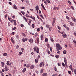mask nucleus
<instances>
[{
	"label": "nucleus",
	"instance_id": "nucleus-1",
	"mask_svg": "<svg viewBox=\"0 0 76 76\" xmlns=\"http://www.w3.org/2000/svg\"><path fill=\"white\" fill-rule=\"evenodd\" d=\"M56 49H57V48H58V49H59V50H61L62 49V47L60 46V44L58 43H56Z\"/></svg>",
	"mask_w": 76,
	"mask_h": 76
},
{
	"label": "nucleus",
	"instance_id": "nucleus-2",
	"mask_svg": "<svg viewBox=\"0 0 76 76\" xmlns=\"http://www.w3.org/2000/svg\"><path fill=\"white\" fill-rule=\"evenodd\" d=\"M62 37L64 38H67V35L66 34H63L62 35Z\"/></svg>",
	"mask_w": 76,
	"mask_h": 76
},
{
	"label": "nucleus",
	"instance_id": "nucleus-3",
	"mask_svg": "<svg viewBox=\"0 0 76 76\" xmlns=\"http://www.w3.org/2000/svg\"><path fill=\"white\" fill-rule=\"evenodd\" d=\"M38 49H39V48L37 46H36L34 48V49L35 51H37V50Z\"/></svg>",
	"mask_w": 76,
	"mask_h": 76
},
{
	"label": "nucleus",
	"instance_id": "nucleus-4",
	"mask_svg": "<svg viewBox=\"0 0 76 76\" xmlns=\"http://www.w3.org/2000/svg\"><path fill=\"white\" fill-rule=\"evenodd\" d=\"M53 10H59V9H58V8L57 7H54L53 8Z\"/></svg>",
	"mask_w": 76,
	"mask_h": 76
},
{
	"label": "nucleus",
	"instance_id": "nucleus-5",
	"mask_svg": "<svg viewBox=\"0 0 76 76\" xmlns=\"http://www.w3.org/2000/svg\"><path fill=\"white\" fill-rule=\"evenodd\" d=\"M71 18L72 20H73L74 22H76V18H75L74 17H72Z\"/></svg>",
	"mask_w": 76,
	"mask_h": 76
},
{
	"label": "nucleus",
	"instance_id": "nucleus-6",
	"mask_svg": "<svg viewBox=\"0 0 76 76\" xmlns=\"http://www.w3.org/2000/svg\"><path fill=\"white\" fill-rule=\"evenodd\" d=\"M10 40L11 42H12L13 44H15V40H13V39L12 38Z\"/></svg>",
	"mask_w": 76,
	"mask_h": 76
},
{
	"label": "nucleus",
	"instance_id": "nucleus-7",
	"mask_svg": "<svg viewBox=\"0 0 76 76\" xmlns=\"http://www.w3.org/2000/svg\"><path fill=\"white\" fill-rule=\"evenodd\" d=\"M35 67V66L34 65H32L31 66H30V68L31 69H34V68Z\"/></svg>",
	"mask_w": 76,
	"mask_h": 76
},
{
	"label": "nucleus",
	"instance_id": "nucleus-8",
	"mask_svg": "<svg viewBox=\"0 0 76 76\" xmlns=\"http://www.w3.org/2000/svg\"><path fill=\"white\" fill-rule=\"evenodd\" d=\"M4 69L5 71H8V70H9V69L7 68V66H5Z\"/></svg>",
	"mask_w": 76,
	"mask_h": 76
},
{
	"label": "nucleus",
	"instance_id": "nucleus-9",
	"mask_svg": "<svg viewBox=\"0 0 76 76\" xmlns=\"http://www.w3.org/2000/svg\"><path fill=\"white\" fill-rule=\"evenodd\" d=\"M33 39H30L29 40V42H30V43H33Z\"/></svg>",
	"mask_w": 76,
	"mask_h": 76
},
{
	"label": "nucleus",
	"instance_id": "nucleus-10",
	"mask_svg": "<svg viewBox=\"0 0 76 76\" xmlns=\"http://www.w3.org/2000/svg\"><path fill=\"white\" fill-rule=\"evenodd\" d=\"M64 58V61L65 63H67V59H66V58L65 57Z\"/></svg>",
	"mask_w": 76,
	"mask_h": 76
},
{
	"label": "nucleus",
	"instance_id": "nucleus-11",
	"mask_svg": "<svg viewBox=\"0 0 76 76\" xmlns=\"http://www.w3.org/2000/svg\"><path fill=\"white\" fill-rule=\"evenodd\" d=\"M36 10H39V8L38 6H37L36 7Z\"/></svg>",
	"mask_w": 76,
	"mask_h": 76
},
{
	"label": "nucleus",
	"instance_id": "nucleus-12",
	"mask_svg": "<svg viewBox=\"0 0 76 76\" xmlns=\"http://www.w3.org/2000/svg\"><path fill=\"white\" fill-rule=\"evenodd\" d=\"M47 73H43L42 74V76H47Z\"/></svg>",
	"mask_w": 76,
	"mask_h": 76
},
{
	"label": "nucleus",
	"instance_id": "nucleus-13",
	"mask_svg": "<svg viewBox=\"0 0 76 76\" xmlns=\"http://www.w3.org/2000/svg\"><path fill=\"white\" fill-rule=\"evenodd\" d=\"M1 64L2 66V67H4V62H1Z\"/></svg>",
	"mask_w": 76,
	"mask_h": 76
},
{
	"label": "nucleus",
	"instance_id": "nucleus-14",
	"mask_svg": "<svg viewBox=\"0 0 76 76\" xmlns=\"http://www.w3.org/2000/svg\"><path fill=\"white\" fill-rule=\"evenodd\" d=\"M8 20H9L10 22H11L12 23L13 22V20H12V19H11L10 18H8Z\"/></svg>",
	"mask_w": 76,
	"mask_h": 76
},
{
	"label": "nucleus",
	"instance_id": "nucleus-15",
	"mask_svg": "<svg viewBox=\"0 0 76 76\" xmlns=\"http://www.w3.org/2000/svg\"><path fill=\"white\" fill-rule=\"evenodd\" d=\"M75 24L72 22H71L70 23V25H71V26H72L73 25H74Z\"/></svg>",
	"mask_w": 76,
	"mask_h": 76
},
{
	"label": "nucleus",
	"instance_id": "nucleus-16",
	"mask_svg": "<svg viewBox=\"0 0 76 76\" xmlns=\"http://www.w3.org/2000/svg\"><path fill=\"white\" fill-rule=\"evenodd\" d=\"M39 38H37V43L39 44Z\"/></svg>",
	"mask_w": 76,
	"mask_h": 76
},
{
	"label": "nucleus",
	"instance_id": "nucleus-17",
	"mask_svg": "<svg viewBox=\"0 0 76 76\" xmlns=\"http://www.w3.org/2000/svg\"><path fill=\"white\" fill-rule=\"evenodd\" d=\"M43 64V62H42L40 64H39V66L40 67H42V65Z\"/></svg>",
	"mask_w": 76,
	"mask_h": 76
},
{
	"label": "nucleus",
	"instance_id": "nucleus-18",
	"mask_svg": "<svg viewBox=\"0 0 76 76\" xmlns=\"http://www.w3.org/2000/svg\"><path fill=\"white\" fill-rule=\"evenodd\" d=\"M23 18H24V20H26V22H28V20H27V19H26V18L25 17V16L23 17Z\"/></svg>",
	"mask_w": 76,
	"mask_h": 76
},
{
	"label": "nucleus",
	"instance_id": "nucleus-19",
	"mask_svg": "<svg viewBox=\"0 0 76 76\" xmlns=\"http://www.w3.org/2000/svg\"><path fill=\"white\" fill-rule=\"evenodd\" d=\"M26 68H24V69L22 71L23 73H24L26 71Z\"/></svg>",
	"mask_w": 76,
	"mask_h": 76
},
{
	"label": "nucleus",
	"instance_id": "nucleus-20",
	"mask_svg": "<svg viewBox=\"0 0 76 76\" xmlns=\"http://www.w3.org/2000/svg\"><path fill=\"white\" fill-rule=\"evenodd\" d=\"M35 62L36 63H38V59H35Z\"/></svg>",
	"mask_w": 76,
	"mask_h": 76
},
{
	"label": "nucleus",
	"instance_id": "nucleus-21",
	"mask_svg": "<svg viewBox=\"0 0 76 76\" xmlns=\"http://www.w3.org/2000/svg\"><path fill=\"white\" fill-rule=\"evenodd\" d=\"M14 21V25H16V20H13Z\"/></svg>",
	"mask_w": 76,
	"mask_h": 76
},
{
	"label": "nucleus",
	"instance_id": "nucleus-22",
	"mask_svg": "<svg viewBox=\"0 0 76 76\" xmlns=\"http://www.w3.org/2000/svg\"><path fill=\"white\" fill-rule=\"evenodd\" d=\"M9 63H10V61H7V66H9Z\"/></svg>",
	"mask_w": 76,
	"mask_h": 76
},
{
	"label": "nucleus",
	"instance_id": "nucleus-23",
	"mask_svg": "<svg viewBox=\"0 0 76 76\" xmlns=\"http://www.w3.org/2000/svg\"><path fill=\"white\" fill-rule=\"evenodd\" d=\"M55 71H56V72H58V70H57V67L56 66L55 67Z\"/></svg>",
	"mask_w": 76,
	"mask_h": 76
},
{
	"label": "nucleus",
	"instance_id": "nucleus-24",
	"mask_svg": "<svg viewBox=\"0 0 76 76\" xmlns=\"http://www.w3.org/2000/svg\"><path fill=\"white\" fill-rule=\"evenodd\" d=\"M47 46L48 47V48H49L50 47V44H48L47 45Z\"/></svg>",
	"mask_w": 76,
	"mask_h": 76
},
{
	"label": "nucleus",
	"instance_id": "nucleus-25",
	"mask_svg": "<svg viewBox=\"0 0 76 76\" xmlns=\"http://www.w3.org/2000/svg\"><path fill=\"white\" fill-rule=\"evenodd\" d=\"M22 35H23V36L24 37H26V34H25L23 33H22Z\"/></svg>",
	"mask_w": 76,
	"mask_h": 76
},
{
	"label": "nucleus",
	"instance_id": "nucleus-26",
	"mask_svg": "<svg viewBox=\"0 0 76 76\" xmlns=\"http://www.w3.org/2000/svg\"><path fill=\"white\" fill-rule=\"evenodd\" d=\"M36 51L37 53H38V54H39V49H38Z\"/></svg>",
	"mask_w": 76,
	"mask_h": 76
},
{
	"label": "nucleus",
	"instance_id": "nucleus-27",
	"mask_svg": "<svg viewBox=\"0 0 76 76\" xmlns=\"http://www.w3.org/2000/svg\"><path fill=\"white\" fill-rule=\"evenodd\" d=\"M66 53H67V51H66V50H65L64 51H63V53L64 54H66Z\"/></svg>",
	"mask_w": 76,
	"mask_h": 76
},
{
	"label": "nucleus",
	"instance_id": "nucleus-28",
	"mask_svg": "<svg viewBox=\"0 0 76 76\" xmlns=\"http://www.w3.org/2000/svg\"><path fill=\"white\" fill-rule=\"evenodd\" d=\"M60 56H59V55H56L55 56L56 58H58Z\"/></svg>",
	"mask_w": 76,
	"mask_h": 76
},
{
	"label": "nucleus",
	"instance_id": "nucleus-29",
	"mask_svg": "<svg viewBox=\"0 0 76 76\" xmlns=\"http://www.w3.org/2000/svg\"><path fill=\"white\" fill-rule=\"evenodd\" d=\"M23 54V53L22 52H20L18 54V55L19 56H20L21 54Z\"/></svg>",
	"mask_w": 76,
	"mask_h": 76
},
{
	"label": "nucleus",
	"instance_id": "nucleus-30",
	"mask_svg": "<svg viewBox=\"0 0 76 76\" xmlns=\"http://www.w3.org/2000/svg\"><path fill=\"white\" fill-rule=\"evenodd\" d=\"M43 72H44V69H42L40 71V73H42Z\"/></svg>",
	"mask_w": 76,
	"mask_h": 76
},
{
	"label": "nucleus",
	"instance_id": "nucleus-31",
	"mask_svg": "<svg viewBox=\"0 0 76 76\" xmlns=\"http://www.w3.org/2000/svg\"><path fill=\"white\" fill-rule=\"evenodd\" d=\"M46 1L48 3H50V0H46Z\"/></svg>",
	"mask_w": 76,
	"mask_h": 76
},
{
	"label": "nucleus",
	"instance_id": "nucleus-32",
	"mask_svg": "<svg viewBox=\"0 0 76 76\" xmlns=\"http://www.w3.org/2000/svg\"><path fill=\"white\" fill-rule=\"evenodd\" d=\"M7 55V54L6 53H4V56H6Z\"/></svg>",
	"mask_w": 76,
	"mask_h": 76
},
{
	"label": "nucleus",
	"instance_id": "nucleus-33",
	"mask_svg": "<svg viewBox=\"0 0 76 76\" xmlns=\"http://www.w3.org/2000/svg\"><path fill=\"white\" fill-rule=\"evenodd\" d=\"M12 30H15V29H16V27H15L14 28H12Z\"/></svg>",
	"mask_w": 76,
	"mask_h": 76
},
{
	"label": "nucleus",
	"instance_id": "nucleus-34",
	"mask_svg": "<svg viewBox=\"0 0 76 76\" xmlns=\"http://www.w3.org/2000/svg\"><path fill=\"white\" fill-rule=\"evenodd\" d=\"M45 42H48V38H46L45 39Z\"/></svg>",
	"mask_w": 76,
	"mask_h": 76
},
{
	"label": "nucleus",
	"instance_id": "nucleus-35",
	"mask_svg": "<svg viewBox=\"0 0 76 76\" xmlns=\"http://www.w3.org/2000/svg\"><path fill=\"white\" fill-rule=\"evenodd\" d=\"M56 21H53L52 22V26H54V23H55V22Z\"/></svg>",
	"mask_w": 76,
	"mask_h": 76
},
{
	"label": "nucleus",
	"instance_id": "nucleus-36",
	"mask_svg": "<svg viewBox=\"0 0 76 76\" xmlns=\"http://www.w3.org/2000/svg\"><path fill=\"white\" fill-rule=\"evenodd\" d=\"M50 51H51V52H52V51H53V48H52V47H50Z\"/></svg>",
	"mask_w": 76,
	"mask_h": 76
},
{
	"label": "nucleus",
	"instance_id": "nucleus-37",
	"mask_svg": "<svg viewBox=\"0 0 76 76\" xmlns=\"http://www.w3.org/2000/svg\"><path fill=\"white\" fill-rule=\"evenodd\" d=\"M37 32H39V31H40V28H37Z\"/></svg>",
	"mask_w": 76,
	"mask_h": 76
},
{
	"label": "nucleus",
	"instance_id": "nucleus-38",
	"mask_svg": "<svg viewBox=\"0 0 76 76\" xmlns=\"http://www.w3.org/2000/svg\"><path fill=\"white\" fill-rule=\"evenodd\" d=\"M72 65H70L69 66L70 69H71V70H72Z\"/></svg>",
	"mask_w": 76,
	"mask_h": 76
},
{
	"label": "nucleus",
	"instance_id": "nucleus-39",
	"mask_svg": "<svg viewBox=\"0 0 76 76\" xmlns=\"http://www.w3.org/2000/svg\"><path fill=\"white\" fill-rule=\"evenodd\" d=\"M62 66H64V67H65V64H64V63L62 62Z\"/></svg>",
	"mask_w": 76,
	"mask_h": 76
},
{
	"label": "nucleus",
	"instance_id": "nucleus-40",
	"mask_svg": "<svg viewBox=\"0 0 76 76\" xmlns=\"http://www.w3.org/2000/svg\"><path fill=\"white\" fill-rule=\"evenodd\" d=\"M20 9H25V7H20Z\"/></svg>",
	"mask_w": 76,
	"mask_h": 76
},
{
	"label": "nucleus",
	"instance_id": "nucleus-41",
	"mask_svg": "<svg viewBox=\"0 0 76 76\" xmlns=\"http://www.w3.org/2000/svg\"><path fill=\"white\" fill-rule=\"evenodd\" d=\"M21 13H22V14H23V15H25V12L23 11H21Z\"/></svg>",
	"mask_w": 76,
	"mask_h": 76
},
{
	"label": "nucleus",
	"instance_id": "nucleus-42",
	"mask_svg": "<svg viewBox=\"0 0 76 76\" xmlns=\"http://www.w3.org/2000/svg\"><path fill=\"white\" fill-rule=\"evenodd\" d=\"M50 41L53 42H54V40L53 39V38H51L50 39Z\"/></svg>",
	"mask_w": 76,
	"mask_h": 76
},
{
	"label": "nucleus",
	"instance_id": "nucleus-43",
	"mask_svg": "<svg viewBox=\"0 0 76 76\" xmlns=\"http://www.w3.org/2000/svg\"><path fill=\"white\" fill-rule=\"evenodd\" d=\"M20 26L21 27H22V28H23L24 27V25H23L21 24L20 25Z\"/></svg>",
	"mask_w": 76,
	"mask_h": 76
},
{
	"label": "nucleus",
	"instance_id": "nucleus-44",
	"mask_svg": "<svg viewBox=\"0 0 76 76\" xmlns=\"http://www.w3.org/2000/svg\"><path fill=\"white\" fill-rule=\"evenodd\" d=\"M22 41H23V42H25V39L24 38H23Z\"/></svg>",
	"mask_w": 76,
	"mask_h": 76
},
{
	"label": "nucleus",
	"instance_id": "nucleus-45",
	"mask_svg": "<svg viewBox=\"0 0 76 76\" xmlns=\"http://www.w3.org/2000/svg\"><path fill=\"white\" fill-rule=\"evenodd\" d=\"M14 7L15 8V9H17V7H16V6L14 5Z\"/></svg>",
	"mask_w": 76,
	"mask_h": 76
},
{
	"label": "nucleus",
	"instance_id": "nucleus-46",
	"mask_svg": "<svg viewBox=\"0 0 76 76\" xmlns=\"http://www.w3.org/2000/svg\"><path fill=\"white\" fill-rule=\"evenodd\" d=\"M31 22H32V20L29 19V21L28 22L29 23H31Z\"/></svg>",
	"mask_w": 76,
	"mask_h": 76
},
{
	"label": "nucleus",
	"instance_id": "nucleus-47",
	"mask_svg": "<svg viewBox=\"0 0 76 76\" xmlns=\"http://www.w3.org/2000/svg\"><path fill=\"white\" fill-rule=\"evenodd\" d=\"M46 27H47V28H48L50 27V25H49L48 24H47L46 25Z\"/></svg>",
	"mask_w": 76,
	"mask_h": 76
},
{
	"label": "nucleus",
	"instance_id": "nucleus-48",
	"mask_svg": "<svg viewBox=\"0 0 76 76\" xmlns=\"http://www.w3.org/2000/svg\"><path fill=\"white\" fill-rule=\"evenodd\" d=\"M58 29H59V30H60V29H61V27H60L59 26H58Z\"/></svg>",
	"mask_w": 76,
	"mask_h": 76
},
{
	"label": "nucleus",
	"instance_id": "nucleus-49",
	"mask_svg": "<svg viewBox=\"0 0 76 76\" xmlns=\"http://www.w3.org/2000/svg\"><path fill=\"white\" fill-rule=\"evenodd\" d=\"M35 37H37L38 36V33H36L35 34Z\"/></svg>",
	"mask_w": 76,
	"mask_h": 76
},
{
	"label": "nucleus",
	"instance_id": "nucleus-50",
	"mask_svg": "<svg viewBox=\"0 0 76 76\" xmlns=\"http://www.w3.org/2000/svg\"><path fill=\"white\" fill-rule=\"evenodd\" d=\"M11 64H13V62H10L9 64L10 66H11Z\"/></svg>",
	"mask_w": 76,
	"mask_h": 76
},
{
	"label": "nucleus",
	"instance_id": "nucleus-51",
	"mask_svg": "<svg viewBox=\"0 0 76 76\" xmlns=\"http://www.w3.org/2000/svg\"><path fill=\"white\" fill-rule=\"evenodd\" d=\"M24 40H25V41H28V38H25Z\"/></svg>",
	"mask_w": 76,
	"mask_h": 76
},
{
	"label": "nucleus",
	"instance_id": "nucleus-52",
	"mask_svg": "<svg viewBox=\"0 0 76 76\" xmlns=\"http://www.w3.org/2000/svg\"><path fill=\"white\" fill-rule=\"evenodd\" d=\"M31 26L32 28H34L35 27V25H34V24H32Z\"/></svg>",
	"mask_w": 76,
	"mask_h": 76
},
{
	"label": "nucleus",
	"instance_id": "nucleus-53",
	"mask_svg": "<svg viewBox=\"0 0 76 76\" xmlns=\"http://www.w3.org/2000/svg\"><path fill=\"white\" fill-rule=\"evenodd\" d=\"M66 18L68 20H69V18L68 16H66Z\"/></svg>",
	"mask_w": 76,
	"mask_h": 76
},
{
	"label": "nucleus",
	"instance_id": "nucleus-54",
	"mask_svg": "<svg viewBox=\"0 0 76 76\" xmlns=\"http://www.w3.org/2000/svg\"><path fill=\"white\" fill-rule=\"evenodd\" d=\"M68 73H69V75H71V71H68Z\"/></svg>",
	"mask_w": 76,
	"mask_h": 76
},
{
	"label": "nucleus",
	"instance_id": "nucleus-55",
	"mask_svg": "<svg viewBox=\"0 0 76 76\" xmlns=\"http://www.w3.org/2000/svg\"><path fill=\"white\" fill-rule=\"evenodd\" d=\"M52 76H57V74H54Z\"/></svg>",
	"mask_w": 76,
	"mask_h": 76
},
{
	"label": "nucleus",
	"instance_id": "nucleus-56",
	"mask_svg": "<svg viewBox=\"0 0 76 76\" xmlns=\"http://www.w3.org/2000/svg\"><path fill=\"white\" fill-rule=\"evenodd\" d=\"M43 38V36L42 35H41V39H42V38Z\"/></svg>",
	"mask_w": 76,
	"mask_h": 76
},
{
	"label": "nucleus",
	"instance_id": "nucleus-57",
	"mask_svg": "<svg viewBox=\"0 0 76 76\" xmlns=\"http://www.w3.org/2000/svg\"><path fill=\"white\" fill-rule=\"evenodd\" d=\"M49 30L50 31H51V27H50L49 28Z\"/></svg>",
	"mask_w": 76,
	"mask_h": 76
},
{
	"label": "nucleus",
	"instance_id": "nucleus-58",
	"mask_svg": "<svg viewBox=\"0 0 76 76\" xmlns=\"http://www.w3.org/2000/svg\"><path fill=\"white\" fill-rule=\"evenodd\" d=\"M21 50L22 52H23V50H24V49H23V48H22Z\"/></svg>",
	"mask_w": 76,
	"mask_h": 76
},
{
	"label": "nucleus",
	"instance_id": "nucleus-59",
	"mask_svg": "<svg viewBox=\"0 0 76 76\" xmlns=\"http://www.w3.org/2000/svg\"><path fill=\"white\" fill-rule=\"evenodd\" d=\"M53 20L54 22H56V19L55 18H53Z\"/></svg>",
	"mask_w": 76,
	"mask_h": 76
},
{
	"label": "nucleus",
	"instance_id": "nucleus-60",
	"mask_svg": "<svg viewBox=\"0 0 76 76\" xmlns=\"http://www.w3.org/2000/svg\"><path fill=\"white\" fill-rule=\"evenodd\" d=\"M65 28H66V29H67L68 30H69V28L67 26H66Z\"/></svg>",
	"mask_w": 76,
	"mask_h": 76
},
{
	"label": "nucleus",
	"instance_id": "nucleus-61",
	"mask_svg": "<svg viewBox=\"0 0 76 76\" xmlns=\"http://www.w3.org/2000/svg\"><path fill=\"white\" fill-rule=\"evenodd\" d=\"M24 61L23 60H21L20 61V63H23Z\"/></svg>",
	"mask_w": 76,
	"mask_h": 76
},
{
	"label": "nucleus",
	"instance_id": "nucleus-62",
	"mask_svg": "<svg viewBox=\"0 0 76 76\" xmlns=\"http://www.w3.org/2000/svg\"><path fill=\"white\" fill-rule=\"evenodd\" d=\"M63 26H64V27H65V28L66 27V24H64L63 25Z\"/></svg>",
	"mask_w": 76,
	"mask_h": 76
},
{
	"label": "nucleus",
	"instance_id": "nucleus-63",
	"mask_svg": "<svg viewBox=\"0 0 76 76\" xmlns=\"http://www.w3.org/2000/svg\"><path fill=\"white\" fill-rule=\"evenodd\" d=\"M18 48H19V46L18 45H17L16 47V48L17 49H18Z\"/></svg>",
	"mask_w": 76,
	"mask_h": 76
},
{
	"label": "nucleus",
	"instance_id": "nucleus-64",
	"mask_svg": "<svg viewBox=\"0 0 76 76\" xmlns=\"http://www.w3.org/2000/svg\"><path fill=\"white\" fill-rule=\"evenodd\" d=\"M8 26H10V23H8Z\"/></svg>",
	"mask_w": 76,
	"mask_h": 76
}]
</instances>
